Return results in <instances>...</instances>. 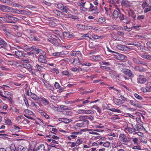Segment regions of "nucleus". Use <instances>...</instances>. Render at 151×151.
Wrapping results in <instances>:
<instances>
[{
  "instance_id": "obj_1",
  "label": "nucleus",
  "mask_w": 151,
  "mask_h": 151,
  "mask_svg": "<svg viewBox=\"0 0 151 151\" xmlns=\"http://www.w3.org/2000/svg\"><path fill=\"white\" fill-rule=\"evenodd\" d=\"M1 20L6 22L8 23H15L14 22H11L10 20L15 21L17 19L16 17L12 16L11 14H6L4 17H0Z\"/></svg>"
},
{
  "instance_id": "obj_2",
  "label": "nucleus",
  "mask_w": 151,
  "mask_h": 151,
  "mask_svg": "<svg viewBox=\"0 0 151 151\" xmlns=\"http://www.w3.org/2000/svg\"><path fill=\"white\" fill-rule=\"evenodd\" d=\"M113 15L116 18H119L121 21L124 19V14L120 12L119 9L118 8L114 10Z\"/></svg>"
},
{
  "instance_id": "obj_3",
  "label": "nucleus",
  "mask_w": 151,
  "mask_h": 151,
  "mask_svg": "<svg viewBox=\"0 0 151 151\" xmlns=\"http://www.w3.org/2000/svg\"><path fill=\"white\" fill-rule=\"evenodd\" d=\"M119 139L121 141L124 142L123 144L126 145H127L128 142L131 141V138L123 134H121L119 135Z\"/></svg>"
},
{
  "instance_id": "obj_4",
  "label": "nucleus",
  "mask_w": 151,
  "mask_h": 151,
  "mask_svg": "<svg viewBox=\"0 0 151 151\" xmlns=\"http://www.w3.org/2000/svg\"><path fill=\"white\" fill-rule=\"evenodd\" d=\"M148 81L147 77L144 75H139L138 76L137 78V82L140 84H144Z\"/></svg>"
},
{
  "instance_id": "obj_5",
  "label": "nucleus",
  "mask_w": 151,
  "mask_h": 151,
  "mask_svg": "<svg viewBox=\"0 0 151 151\" xmlns=\"http://www.w3.org/2000/svg\"><path fill=\"white\" fill-rule=\"evenodd\" d=\"M121 72L127 75L129 77H133L134 76V74L130 70L124 68L121 70Z\"/></svg>"
},
{
  "instance_id": "obj_6",
  "label": "nucleus",
  "mask_w": 151,
  "mask_h": 151,
  "mask_svg": "<svg viewBox=\"0 0 151 151\" xmlns=\"http://www.w3.org/2000/svg\"><path fill=\"white\" fill-rule=\"evenodd\" d=\"M116 54L114 56V57L116 59L120 61L124 60L126 57L123 54H121L117 52H116Z\"/></svg>"
},
{
  "instance_id": "obj_7",
  "label": "nucleus",
  "mask_w": 151,
  "mask_h": 151,
  "mask_svg": "<svg viewBox=\"0 0 151 151\" xmlns=\"http://www.w3.org/2000/svg\"><path fill=\"white\" fill-rule=\"evenodd\" d=\"M68 52H64L62 51L61 52H55L52 53V56L55 57L56 58H58L61 57L63 55H66L68 54Z\"/></svg>"
},
{
  "instance_id": "obj_8",
  "label": "nucleus",
  "mask_w": 151,
  "mask_h": 151,
  "mask_svg": "<svg viewBox=\"0 0 151 151\" xmlns=\"http://www.w3.org/2000/svg\"><path fill=\"white\" fill-rule=\"evenodd\" d=\"M146 88H142V90L144 92H147L151 91V82H148L146 84Z\"/></svg>"
},
{
  "instance_id": "obj_9",
  "label": "nucleus",
  "mask_w": 151,
  "mask_h": 151,
  "mask_svg": "<svg viewBox=\"0 0 151 151\" xmlns=\"http://www.w3.org/2000/svg\"><path fill=\"white\" fill-rule=\"evenodd\" d=\"M58 38L55 35H52L50 36L49 38L48 39V40L51 43L53 44L55 42L58 40Z\"/></svg>"
},
{
  "instance_id": "obj_10",
  "label": "nucleus",
  "mask_w": 151,
  "mask_h": 151,
  "mask_svg": "<svg viewBox=\"0 0 151 151\" xmlns=\"http://www.w3.org/2000/svg\"><path fill=\"white\" fill-rule=\"evenodd\" d=\"M38 60L40 62L44 63H46L47 62L46 56L43 55L42 54H40L38 58Z\"/></svg>"
},
{
  "instance_id": "obj_11",
  "label": "nucleus",
  "mask_w": 151,
  "mask_h": 151,
  "mask_svg": "<svg viewBox=\"0 0 151 151\" xmlns=\"http://www.w3.org/2000/svg\"><path fill=\"white\" fill-rule=\"evenodd\" d=\"M15 55L17 57H24L26 54V53L23 52L22 51H16L15 52Z\"/></svg>"
},
{
  "instance_id": "obj_12",
  "label": "nucleus",
  "mask_w": 151,
  "mask_h": 151,
  "mask_svg": "<svg viewBox=\"0 0 151 151\" xmlns=\"http://www.w3.org/2000/svg\"><path fill=\"white\" fill-rule=\"evenodd\" d=\"M0 9L4 12H7L11 10L12 8L8 6L0 5Z\"/></svg>"
},
{
  "instance_id": "obj_13",
  "label": "nucleus",
  "mask_w": 151,
  "mask_h": 151,
  "mask_svg": "<svg viewBox=\"0 0 151 151\" xmlns=\"http://www.w3.org/2000/svg\"><path fill=\"white\" fill-rule=\"evenodd\" d=\"M78 122H82L85 123V124H88L89 121L88 120L85 119V116H81L78 117Z\"/></svg>"
},
{
  "instance_id": "obj_14",
  "label": "nucleus",
  "mask_w": 151,
  "mask_h": 151,
  "mask_svg": "<svg viewBox=\"0 0 151 151\" xmlns=\"http://www.w3.org/2000/svg\"><path fill=\"white\" fill-rule=\"evenodd\" d=\"M116 48L119 50L124 51L127 50L128 49L127 46L122 45L116 46Z\"/></svg>"
},
{
  "instance_id": "obj_15",
  "label": "nucleus",
  "mask_w": 151,
  "mask_h": 151,
  "mask_svg": "<svg viewBox=\"0 0 151 151\" xmlns=\"http://www.w3.org/2000/svg\"><path fill=\"white\" fill-rule=\"evenodd\" d=\"M7 43L3 39L0 38V45H1V47L5 48L7 47Z\"/></svg>"
},
{
  "instance_id": "obj_16",
  "label": "nucleus",
  "mask_w": 151,
  "mask_h": 151,
  "mask_svg": "<svg viewBox=\"0 0 151 151\" xmlns=\"http://www.w3.org/2000/svg\"><path fill=\"white\" fill-rule=\"evenodd\" d=\"M121 5L123 7H126L129 6V2L127 0H122L121 2Z\"/></svg>"
},
{
  "instance_id": "obj_17",
  "label": "nucleus",
  "mask_w": 151,
  "mask_h": 151,
  "mask_svg": "<svg viewBox=\"0 0 151 151\" xmlns=\"http://www.w3.org/2000/svg\"><path fill=\"white\" fill-rule=\"evenodd\" d=\"M30 96L33 99L35 100L36 101H37L40 98L39 97H38L36 95L32 93L31 92H30Z\"/></svg>"
},
{
  "instance_id": "obj_18",
  "label": "nucleus",
  "mask_w": 151,
  "mask_h": 151,
  "mask_svg": "<svg viewBox=\"0 0 151 151\" xmlns=\"http://www.w3.org/2000/svg\"><path fill=\"white\" fill-rule=\"evenodd\" d=\"M134 70L135 71H138L139 72H144L146 70L145 68L139 66H135L134 68Z\"/></svg>"
},
{
  "instance_id": "obj_19",
  "label": "nucleus",
  "mask_w": 151,
  "mask_h": 151,
  "mask_svg": "<svg viewBox=\"0 0 151 151\" xmlns=\"http://www.w3.org/2000/svg\"><path fill=\"white\" fill-rule=\"evenodd\" d=\"M44 69L42 66L39 64H37L35 66V70L39 72L42 71Z\"/></svg>"
},
{
  "instance_id": "obj_20",
  "label": "nucleus",
  "mask_w": 151,
  "mask_h": 151,
  "mask_svg": "<svg viewBox=\"0 0 151 151\" xmlns=\"http://www.w3.org/2000/svg\"><path fill=\"white\" fill-rule=\"evenodd\" d=\"M45 148L43 145H41L37 147L35 151H46Z\"/></svg>"
},
{
  "instance_id": "obj_21",
  "label": "nucleus",
  "mask_w": 151,
  "mask_h": 151,
  "mask_svg": "<svg viewBox=\"0 0 151 151\" xmlns=\"http://www.w3.org/2000/svg\"><path fill=\"white\" fill-rule=\"evenodd\" d=\"M136 128H134L136 131H139L141 130L145 129L143 126L141 124H137Z\"/></svg>"
},
{
  "instance_id": "obj_22",
  "label": "nucleus",
  "mask_w": 151,
  "mask_h": 151,
  "mask_svg": "<svg viewBox=\"0 0 151 151\" xmlns=\"http://www.w3.org/2000/svg\"><path fill=\"white\" fill-rule=\"evenodd\" d=\"M58 120L60 121H61L66 123L73 121L71 119L66 118H59Z\"/></svg>"
},
{
  "instance_id": "obj_23",
  "label": "nucleus",
  "mask_w": 151,
  "mask_h": 151,
  "mask_svg": "<svg viewBox=\"0 0 151 151\" xmlns=\"http://www.w3.org/2000/svg\"><path fill=\"white\" fill-rule=\"evenodd\" d=\"M128 13L129 16L131 17L134 19L135 18L136 16L135 13L132 10L130 9L129 11H128Z\"/></svg>"
},
{
  "instance_id": "obj_24",
  "label": "nucleus",
  "mask_w": 151,
  "mask_h": 151,
  "mask_svg": "<svg viewBox=\"0 0 151 151\" xmlns=\"http://www.w3.org/2000/svg\"><path fill=\"white\" fill-rule=\"evenodd\" d=\"M71 61H73L71 63L74 65H78V63H80V61L79 60L78 58L77 59L72 58L71 60Z\"/></svg>"
},
{
  "instance_id": "obj_25",
  "label": "nucleus",
  "mask_w": 151,
  "mask_h": 151,
  "mask_svg": "<svg viewBox=\"0 0 151 151\" xmlns=\"http://www.w3.org/2000/svg\"><path fill=\"white\" fill-rule=\"evenodd\" d=\"M150 11H151V3L148 4L146 7L145 9L144 12L145 13H147Z\"/></svg>"
},
{
  "instance_id": "obj_26",
  "label": "nucleus",
  "mask_w": 151,
  "mask_h": 151,
  "mask_svg": "<svg viewBox=\"0 0 151 151\" xmlns=\"http://www.w3.org/2000/svg\"><path fill=\"white\" fill-rule=\"evenodd\" d=\"M90 111V110H79L77 111V113L78 114H91V112H89Z\"/></svg>"
},
{
  "instance_id": "obj_27",
  "label": "nucleus",
  "mask_w": 151,
  "mask_h": 151,
  "mask_svg": "<svg viewBox=\"0 0 151 151\" xmlns=\"http://www.w3.org/2000/svg\"><path fill=\"white\" fill-rule=\"evenodd\" d=\"M82 104H80L77 105V106L80 107L84 106L83 104H86L90 102V101L88 100H85L84 99H82Z\"/></svg>"
},
{
  "instance_id": "obj_28",
  "label": "nucleus",
  "mask_w": 151,
  "mask_h": 151,
  "mask_svg": "<svg viewBox=\"0 0 151 151\" xmlns=\"http://www.w3.org/2000/svg\"><path fill=\"white\" fill-rule=\"evenodd\" d=\"M41 100L42 103L45 106L48 105L50 104L49 102L45 98H42Z\"/></svg>"
},
{
  "instance_id": "obj_29",
  "label": "nucleus",
  "mask_w": 151,
  "mask_h": 151,
  "mask_svg": "<svg viewBox=\"0 0 151 151\" xmlns=\"http://www.w3.org/2000/svg\"><path fill=\"white\" fill-rule=\"evenodd\" d=\"M81 132H73L71 133V135L70 136V137L73 139H75L77 137V135L80 134H81Z\"/></svg>"
},
{
  "instance_id": "obj_30",
  "label": "nucleus",
  "mask_w": 151,
  "mask_h": 151,
  "mask_svg": "<svg viewBox=\"0 0 151 151\" xmlns=\"http://www.w3.org/2000/svg\"><path fill=\"white\" fill-rule=\"evenodd\" d=\"M28 21L27 18L25 16H22V19L21 22L23 23L27 24L28 23Z\"/></svg>"
},
{
  "instance_id": "obj_31",
  "label": "nucleus",
  "mask_w": 151,
  "mask_h": 151,
  "mask_svg": "<svg viewBox=\"0 0 151 151\" xmlns=\"http://www.w3.org/2000/svg\"><path fill=\"white\" fill-rule=\"evenodd\" d=\"M113 100L114 102L116 104H120L122 103V101L120 99L114 98Z\"/></svg>"
},
{
  "instance_id": "obj_32",
  "label": "nucleus",
  "mask_w": 151,
  "mask_h": 151,
  "mask_svg": "<svg viewBox=\"0 0 151 151\" xmlns=\"http://www.w3.org/2000/svg\"><path fill=\"white\" fill-rule=\"evenodd\" d=\"M22 67L24 68L27 69L28 70L30 69L31 68V65L29 64H24L22 65Z\"/></svg>"
},
{
  "instance_id": "obj_33",
  "label": "nucleus",
  "mask_w": 151,
  "mask_h": 151,
  "mask_svg": "<svg viewBox=\"0 0 151 151\" xmlns=\"http://www.w3.org/2000/svg\"><path fill=\"white\" fill-rule=\"evenodd\" d=\"M11 9H12L13 11L15 13H17V14H20V13L22 12H25V11L22 10H18L15 9H13L12 8Z\"/></svg>"
},
{
  "instance_id": "obj_34",
  "label": "nucleus",
  "mask_w": 151,
  "mask_h": 151,
  "mask_svg": "<svg viewBox=\"0 0 151 151\" xmlns=\"http://www.w3.org/2000/svg\"><path fill=\"white\" fill-rule=\"evenodd\" d=\"M14 41L17 43H20L21 41V38L19 37H16L14 39Z\"/></svg>"
},
{
  "instance_id": "obj_35",
  "label": "nucleus",
  "mask_w": 151,
  "mask_h": 151,
  "mask_svg": "<svg viewBox=\"0 0 151 151\" xmlns=\"http://www.w3.org/2000/svg\"><path fill=\"white\" fill-rule=\"evenodd\" d=\"M91 108H94L99 113H101V110L100 108L96 105H94L91 107Z\"/></svg>"
},
{
  "instance_id": "obj_36",
  "label": "nucleus",
  "mask_w": 151,
  "mask_h": 151,
  "mask_svg": "<svg viewBox=\"0 0 151 151\" xmlns=\"http://www.w3.org/2000/svg\"><path fill=\"white\" fill-rule=\"evenodd\" d=\"M126 129L127 130H128L131 133H132L136 131L134 128H132L129 127H128Z\"/></svg>"
},
{
  "instance_id": "obj_37",
  "label": "nucleus",
  "mask_w": 151,
  "mask_h": 151,
  "mask_svg": "<svg viewBox=\"0 0 151 151\" xmlns=\"http://www.w3.org/2000/svg\"><path fill=\"white\" fill-rule=\"evenodd\" d=\"M109 110L111 111H112L115 112H117V113H121V111H120V110L119 109H116L112 108V109H109Z\"/></svg>"
},
{
  "instance_id": "obj_38",
  "label": "nucleus",
  "mask_w": 151,
  "mask_h": 151,
  "mask_svg": "<svg viewBox=\"0 0 151 151\" xmlns=\"http://www.w3.org/2000/svg\"><path fill=\"white\" fill-rule=\"evenodd\" d=\"M105 21V19L104 17H101L99 19L98 22L99 23H102Z\"/></svg>"
},
{
  "instance_id": "obj_39",
  "label": "nucleus",
  "mask_w": 151,
  "mask_h": 151,
  "mask_svg": "<svg viewBox=\"0 0 151 151\" xmlns=\"http://www.w3.org/2000/svg\"><path fill=\"white\" fill-rule=\"evenodd\" d=\"M63 12L67 13L69 11V9L67 6H65L61 9Z\"/></svg>"
},
{
  "instance_id": "obj_40",
  "label": "nucleus",
  "mask_w": 151,
  "mask_h": 151,
  "mask_svg": "<svg viewBox=\"0 0 151 151\" xmlns=\"http://www.w3.org/2000/svg\"><path fill=\"white\" fill-rule=\"evenodd\" d=\"M151 55H143L142 56V57L144 59H148V60H150L151 59Z\"/></svg>"
},
{
  "instance_id": "obj_41",
  "label": "nucleus",
  "mask_w": 151,
  "mask_h": 151,
  "mask_svg": "<svg viewBox=\"0 0 151 151\" xmlns=\"http://www.w3.org/2000/svg\"><path fill=\"white\" fill-rule=\"evenodd\" d=\"M134 96L135 97L137 98V99L139 100H142L143 99L142 97L139 95L137 93H135L134 94Z\"/></svg>"
},
{
  "instance_id": "obj_42",
  "label": "nucleus",
  "mask_w": 151,
  "mask_h": 151,
  "mask_svg": "<svg viewBox=\"0 0 151 151\" xmlns=\"http://www.w3.org/2000/svg\"><path fill=\"white\" fill-rule=\"evenodd\" d=\"M77 27L79 29H84L85 27V25L81 24H78L76 25Z\"/></svg>"
},
{
  "instance_id": "obj_43",
  "label": "nucleus",
  "mask_w": 151,
  "mask_h": 151,
  "mask_svg": "<svg viewBox=\"0 0 151 151\" xmlns=\"http://www.w3.org/2000/svg\"><path fill=\"white\" fill-rule=\"evenodd\" d=\"M0 1L3 3H6L8 5L11 3V1L10 0H0Z\"/></svg>"
},
{
  "instance_id": "obj_44",
  "label": "nucleus",
  "mask_w": 151,
  "mask_h": 151,
  "mask_svg": "<svg viewBox=\"0 0 151 151\" xmlns=\"http://www.w3.org/2000/svg\"><path fill=\"white\" fill-rule=\"evenodd\" d=\"M3 31L5 33L6 35L8 36H9L10 33L9 31V30L7 28H5L3 29Z\"/></svg>"
},
{
  "instance_id": "obj_45",
  "label": "nucleus",
  "mask_w": 151,
  "mask_h": 151,
  "mask_svg": "<svg viewBox=\"0 0 151 151\" xmlns=\"http://www.w3.org/2000/svg\"><path fill=\"white\" fill-rule=\"evenodd\" d=\"M85 123L81 122V123H77L75 125L76 127H81L83 126Z\"/></svg>"
},
{
  "instance_id": "obj_46",
  "label": "nucleus",
  "mask_w": 151,
  "mask_h": 151,
  "mask_svg": "<svg viewBox=\"0 0 151 151\" xmlns=\"http://www.w3.org/2000/svg\"><path fill=\"white\" fill-rule=\"evenodd\" d=\"M129 45H134L135 46L138 47H140L141 46L140 43H139L138 42H136L135 43H132L129 44Z\"/></svg>"
},
{
  "instance_id": "obj_47",
  "label": "nucleus",
  "mask_w": 151,
  "mask_h": 151,
  "mask_svg": "<svg viewBox=\"0 0 151 151\" xmlns=\"http://www.w3.org/2000/svg\"><path fill=\"white\" fill-rule=\"evenodd\" d=\"M110 145V143L109 142H106L104 143L103 145V146L106 147H109Z\"/></svg>"
},
{
  "instance_id": "obj_48",
  "label": "nucleus",
  "mask_w": 151,
  "mask_h": 151,
  "mask_svg": "<svg viewBox=\"0 0 151 151\" xmlns=\"http://www.w3.org/2000/svg\"><path fill=\"white\" fill-rule=\"evenodd\" d=\"M40 113L42 115L44 116L46 119H48L49 118V116L45 113L42 111Z\"/></svg>"
},
{
  "instance_id": "obj_49",
  "label": "nucleus",
  "mask_w": 151,
  "mask_h": 151,
  "mask_svg": "<svg viewBox=\"0 0 151 151\" xmlns=\"http://www.w3.org/2000/svg\"><path fill=\"white\" fill-rule=\"evenodd\" d=\"M5 123L6 124L11 125L12 122L10 119L7 118L5 119Z\"/></svg>"
},
{
  "instance_id": "obj_50",
  "label": "nucleus",
  "mask_w": 151,
  "mask_h": 151,
  "mask_svg": "<svg viewBox=\"0 0 151 151\" xmlns=\"http://www.w3.org/2000/svg\"><path fill=\"white\" fill-rule=\"evenodd\" d=\"M85 119H90L91 121H92L93 119V117L91 115H85Z\"/></svg>"
},
{
  "instance_id": "obj_51",
  "label": "nucleus",
  "mask_w": 151,
  "mask_h": 151,
  "mask_svg": "<svg viewBox=\"0 0 151 151\" xmlns=\"http://www.w3.org/2000/svg\"><path fill=\"white\" fill-rule=\"evenodd\" d=\"M65 114L68 116H71L73 115V113L70 111H67L65 112Z\"/></svg>"
},
{
  "instance_id": "obj_52",
  "label": "nucleus",
  "mask_w": 151,
  "mask_h": 151,
  "mask_svg": "<svg viewBox=\"0 0 151 151\" xmlns=\"http://www.w3.org/2000/svg\"><path fill=\"white\" fill-rule=\"evenodd\" d=\"M101 64H102L105 65H109L110 63L108 62L103 61L100 63Z\"/></svg>"
},
{
  "instance_id": "obj_53",
  "label": "nucleus",
  "mask_w": 151,
  "mask_h": 151,
  "mask_svg": "<svg viewBox=\"0 0 151 151\" xmlns=\"http://www.w3.org/2000/svg\"><path fill=\"white\" fill-rule=\"evenodd\" d=\"M57 6L58 8L61 10L63 8V7L64 6L63 5L62 3H59L57 5Z\"/></svg>"
},
{
  "instance_id": "obj_54",
  "label": "nucleus",
  "mask_w": 151,
  "mask_h": 151,
  "mask_svg": "<svg viewBox=\"0 0 151 151\" xmlns=\"http://www.w3.org/2000/svg\"><path fill=\"white\" fill-rule=\"evenodd\" d=\"M57 46H60V47H63L64 48H69L70 47V45H68L67 46H63L62 45H61V44H60V43H59L58 44Z\"/></svg>"
},
{
  "instance_id": "obj_55",
  "label": "nucleus",
  "mask_w": 151,
  "mask_h": 151,
  "mask_svg": "<svg viewBox=\"0 0 151 151\" xmlns=\"http://www.w3.org/2000/svg\"><path fill=\"white\" fill-rule=\"evenodd\" d=\"M91 36L94 39H97L100 38V36L96 35H92Z\"/></svg>"
},
{
  "instance_id": "obj_56",
  "label": "nucleus",
  "mask_w": 151,
  "mask_h": 151,
  "mask_svg": "<svg viewBox=\"0 0 151 151\" xmlns=\"http://www.w3.org/2000/svg\"><path fill=\"white\" fill-rule=\"evenodd\" d=\"M83 143V141L81 139H77L76 141V144L78 145H80Z\"/></svg>"
},
{
  "instance_id": "obj_57",
  "label": "nucleus",
  "mask_w": 151,
  "mask_h": 151,
  "mask_svg": "<svg viewBox=\"0 0 151 151\" xmlns=\"http://www.w3.org/2000/svg\"><path fill=\"white\" fill-rule=\"evenodd\" d=\"M147 5H148L147 3L146 2L144 1L142 4V7L144 9L146 7Z\"/></svg>"
},
{
  "instance_id": "obj_58",
  "label": "nucleus",
  "mask_w": 151,
  "mask_h": 151,
  "mask_svg": "<svg viewBox=\"0 0 151 151\" xmlns=\"http://www.w3.org/2000/svg\"><path fill=\"white\" fill-rule=\"evenodd\" d=\"M47 88L53 91V90L54 88L51 86L50 84H48V85L47 86Z\"/></svg>"
},
{
  "instance_id": "obj_59",
  "label": "nucleus",
  "mask_w": 151,
  "mask_h": 151,
  "mask_svg": "<svg viewBox=\"0 0 151 151\" xmlns=\"http://www.w3.org/2000/svg\"><path fill=\"white\" fill-rule=\"evenodd\" d=\"M100 57L98 56H93L92 57V59L94 60H99Z\"/></svg>"
},
{
  "instance_id": "obj_60",
  "label": "nucleus",
  "mask_w": 151,
  "mask_h": 151,
  "mask_svg": "<svg viewBox=\"0 0 151 151\" xmlns=\"http://www.w3.org/2000/svg\"><path fill=\"white\" fill-rule=\"evenodd\" d=\"M71 69L72 70L75 72V71H76L77 70H81V68H71Z\"/></svg>"
},
{
  "instance_id": "obj_61",
  "label": "nucleus",
  "mask_w": 151,
  "mask_h": 151,
  "mask_svg": "<svg viewBox=\"0 0 151 151\" xmlns=\"http://www.w3.org/2000/svg\"><path fill=\"white\" fill-rule=\"evenodd\" d=\"M86 2L82 3L81 2H78L77 3L78 6H81L83 7L84 6Z\"/></svg>"
},
{
  "instance_id": "obj_62",
  "label": "nucleus",
  "mask_w": 151,
  "mask_h": 151,
  "mask_svg": "<svg viewBox=\"0 0 151 151\" xmlns=\"http://www.w3.org/2000/svg\"><path fill=\"white\" fill-rule=\"evenodd\" d=\"M29 59L27 58L25 60H22L21 61V62L22 63H25L29 62Z\"/></svg>"
},
{
  "instance_id": "obj_63",
  "label": "nucleus",
  "mask_w": 151,
  "mask_h": 151,
  "mask_svg": "<svg viewBox=\"0 0 151 151\" xmlns=\"http://www.w3.org/2000/svg\"><path fill=\"white\" fill-rule=\"evenodd\" d=\"M24 47L27 50L29 51L31 50V48L27 45H24Z\"/></svg>"
},
{
  "instance_id": "obj_64",
  "label": "nucleus",
  "mask_w": 151,
  "mask_h": 151,
  "mask_svg": "<svg viewBox=\"0 0 151 151\" xmlns=\"http://www.w3.org/2000/svg\"><path fill=\"white\" fill-rule=\"evenodd\" d=\"M40 39L37 37L34 36V41H36L37 42H39L40 41Z\"/></svg>"
}]
</instances>
